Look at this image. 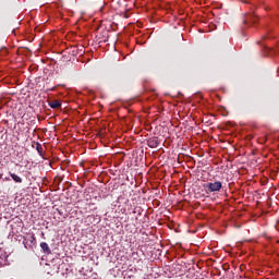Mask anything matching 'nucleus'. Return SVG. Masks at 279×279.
Segmentation results:
<instances>
[{"label":"nucleus","instance_id":"nucleus-1","mask_svg":"<svg viewBox=\"0 0 279 279\" xmlns=\"http://www.w3.org/2000/svg\"><path fill=\"white\" fill-rule=\"evenodd\" d=\"M223 184L220 181L209 182L205 184V189H207L208 193H217L221 191Z\"/></svg>","mask_w":279,"mask_h":279},{"label":"nucleus","instance_id":"nucleus-2","mask_svg":"<svg viewBox=\"0 0 279 279\" xmlns=\"http://www.w3.org/2000/svg\"><path fill=\"white\" fill-rule=\"evenodd\" d=\"M40 247L44 254H51V248L49 247V244H47V242H41Z\"/></svg>","mask_w":279,"mask_h":279},{"label":"nucleus","instance_id":"nucleus-3","mask_svg":"<svg viewBox=\"0 0 279 279\" xmlns=\"http://www.w3.org/2000/svg\"><path fill=\"white\" fill-rule=\"evenodd\" d=\"M49 106L50 108L56 109V108H60V106H62V102H60V100H50Z\"/></svg>","mask_w":279,"mask_h":279},{"label":"nucleus","instance_id":"nucleus-4","mask_svg":"<svg viewBox=\"0 0 279 279\" xmlns=\"http://www.w3.org/2000/svg\"><path fill=\"white\" fill-rule=\"evenodd\" d=\"M9 175L14 180L17 184H21L23 182V179L19 177L17 174H14L12 172H9Z\"/></svg>","mask_w":279,"mask_h":279},{"label":"nucleus","instance_id":"nucleus-5","mask_svg":"<svg viewBox=\"0 0 279 279\" xmlns=\"http://www.w3.org/2000/svg\"><path fill=\"white\" fill-rule=\"evenodd\" d=\"M158 145H160V143H158V140H149L148 141V146L151 148L158 147Z\"/></svg>","mask_w":279,"mask_h":279},{"label":"nucleus","instance_id":"nucleus-6","mask_svg":"<svg viewBox=\"0 0 279 279\" xmlns=\"http://www.w3.org/2000/svg\"><path fill=\"white\" fill-rule=\"evenodd\" d=\"M36 150L39 154V156H43V145L40 143H36Z\"/></svg>","mask_w":279,"mask_h":279},{"label":"nucleus","instance_id":"nucleus-7","mask_svg":"<svg viewBox=\"0 0 279 279\" xmlns=\"http://www.w3.org/2000/svg\"><path fill=\"white\" fill-rule=\"evenodd\" d=\"M251 21H252V23H256L258 21V17L251 15Z\"/></svg>","mask_w":279,"mask_h":279},{"label":"nucleus","instance_id":"nucleus-8","mask_svg":"<svg viewBox=\"0 0 279 279\" xmlns=\"http://www.w3.org/2000/svg\"><path fill=\"white\" fill-rule=\"evenodd\" d=\"M275 228H276V230H278V232H279V219L277 220Z\"/></svg>","mask_w":279,"mask_h":279},{"label":"nucleus","instance_id":"nucleus-9","mask_svg":"<svg viewBox=\"0 0 279 279\" xmlns=\"http://www.w3.org/2000/svg\"><path fill=\"white\" fill-rule=\"evenodd\" d=\"M34 241H36V236L32 235L31 236V243H34Z\"/></svg>","mask_w":279,"mask_h":279},{"label":"nucleus","instance_id":"nucleus-10","mask_svg":"<svg viewBox=\"0 0 279 279\" xmlns=\"http://www.w3.org/2000/svg\"><path fill=\"white\" fill-rule=\"evenodd\" d=\"M1 178H3V174H2V173H0V180H1Z\"/></svg>","mask_w":279,"mask_h":279},{"label":"nucleus","instance_id":"nucleus-11","mask_svg":"<svg viewBox=\"0 0 279 279\" xmlns=\"http://www.w3.org/2000/svg\"><path fill=\"white\" fill-rule=\"evenodd\" d=\"M4 180L9 181V180H10V178H5Z\"/></svg>","mask_w":279,"mask_h":279}]
</instances>
